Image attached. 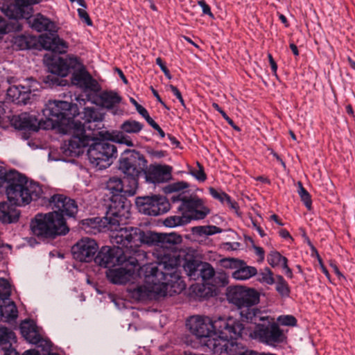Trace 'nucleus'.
Segmentation results:
<instances>
[{"label":"nucleus","instance_id":"f257e3e1","mask_svg":"<svg viewBox=\"0 0 355 355\" xmlns=\"http://www.w3.org/2000/svg\"><path fill=\"white\" fill-rule=\"evenodd\" d=\"M227 299L237 307L243 321L255 324L254 336L261 343L275 345L284 341L286 336L279 324L257 307L260 301V294L257 291L244 286H234L229 290Z\"/></svg>","mask_w":355,"mask_h":355},{"label":"nucleus","instance_id":"f03ea898","mask_svg":"<svg viewBox=\"0 0 355 355\" xmlns=\"http://www.w3.org/2000/svg\"><path fill=\"white\" fill-rule=\"evenodd\" d=\"M42 193L31 201L41 200L42 205L51 207L53 211L37 214L31 223L33 235L42 239H55L66 235L69 228L64 215L71 217L78 211L76 201L62 194H53L50 189L40 185Z\"/></svg>","mask_w":355,"mask_h":355},{"label":"nucleus","instance_id":"7ed1b4c3","mask_svg":"<svg viewBox=\"0 0 355 355\" xmlns=\"http://www.w3.org/2000/svg\"><path fill=\"white\" fill-rule=\"evenodd\" d=\"M42 112L44 119H42V128L70 135L69 155L80 156L83 146L87 144L90 137L85 135L83 125L75 120V117L80 114L78 105L65 101H49Z\"/></svg>","mask_w":355,"mask_h":355},{"label":"nucleus","instance_id":"20e7f679","mask_svg":"<svg viewBox=\"0 0 355 355\" xmlns=\"http://www.w3.org/2000/svg\"><path fill=\"white\" fill-rule=\"evenodd\" d=\"M177 260L164 257L157 266H148L145 268L144 285L130 289V296L136 300L143 301L151 298L153 294L159 296L180 293L186 288L181 275L174 272Z\"/></svg>","mask_w":355,"mask_h":355},{"label":"nucleus","instance_id":"39448f33","mask_svg":"<svg viewBox=\"0 0 355 355\" xmlns=\"http://www.w3.org/2000/svg\"><path fill=\"white\" fill-rule=\"evenodd\" d=\"M5 187L8 198L16 204L30 203L42 193L40 184L15 170H7L0 166V187Z\"/></svg>","mask_w":355,"mask_h":355},{"label":"nucleus","instance_id":"423d86ee","mask_svg":"<svg viewBox=\"0 0 355 355\" xmlns=\"http://www.w3.org/2000/svg\"><path fill=\"white\" fill-rule=\"evenodd\" d=\"M116 200H112V204H109L105 216L103 218H87L83 220V225L86 227H90L92 230H87L96 234L101 232L103 228H107L113 232L112 236H114L119 231V226L125 224L126 220L129 218L128 208L129 204L127 201H121L124 198L120 196L114 197ZM113 243L112 237H111Z\"/></svg>","mask_w":355,"mask_h":355},{"label":"nucleus","instance_id":"0eeeda50","mask_svg":"<svg viewBox=\"0 0 355 355\" xmlns=\"http://www.w3.org/2000/svg\"><path fill=\"white\" fill-rule=\"evenodd\" d=\"M160 233L153 232H144L140 228L131 226L119 227V231L112 236L113 243L128 247L130 253L136 257L135 252L141 251L143 252L144 259L146 257L144 250H141V244L148 245H157L159 244Z\"/></svg>","mask_w":355,"mask_h":355},{"label":"nucleus","instance_id":"6e6552de","mask_svg":"<svg viewBox=\"0 0 355 355\" xmlns=\"http://www.w3.org/2000/svg\"><path fill=\"white\" fill-rule=\"evenodd\" d=\"M60 64L56 68L64 76L72 73L71 83L81 88L94 91L98 87L97 81L87 71L85 66L80 59L74 55H67L65 60H60Z\"/></svg>","mask_w":355,"mask_h":355},{"label":"nucleus","instance_id":"1a4fd4ad","mask_svg":"<svg viewBox=\"0 0 355 355\" xmlns=\"http://www.w3.org/2000/svg\"><path fill=\"white\" fill-rule=\"evenodd\" d=\"M119 162V169L125 176V182H128L130 191H134L138 187L139 175L146 172L147 160L139 151L127 149L121 154Z\"/></svg>","mask_w":355,"mask_h":355},{"label":"nucleus","instance_id":"9d476101","mask_svg":"<svg viewBox=\"0 0 355 355\" xmlns=\"http://www.w3.org/2000/svg\"><path fill=\"white\" fill-rule=\"evenodd\" d=\"M113 142L111 134L108 140L96 139L93 137V140L87 146V155L90 162L101 170L110 166L117 157V148Z\"/></svg>","mask_w":355,"mask_h":355},{"label":"nucleus","instance_id":"9b49d317","mask_svg":"<svg viewBox=\"0 0 355 355\" xmlns=\"http://www.w3.org/2000/svg\"><path fill=\"white\" fill-rule=\"evenodd\" d=\"M136 257L132 254L126 257L125 260L119 266L113 269H108L106 276L110 282L114 284H125L133 278L136 270L139 267V261L144 260V254L141 251L135 252Z\"/></svg>","mask_w":355,"mask_h":355},{"label":"nucleus","instance_id":"f8f14e48","mask_svg":"<svg viewBox=\"0 0 355 355\" xmlns=\"http://www.w3.org/2000/svg\"><path fill=\"white\" fill-rule=\"evenodd\" d=\"M171 201L175 203L181 202L178 207V211L189 217V223L192 220H200L205 218L209 212L208 208L204 205L202 200L197 196L187 197L183 193L173 195Z\"/></svg>","mask_w":355,"mask_h":355},{"label":"nucleus","instance_id":"ddd939ff","mask_svg":"<svg viewBox=\"0 0 355 355\" xmlns=\"http://www.w3.org/2000/svg\"><path fill=\"white\" fill-rule=\"evenodd\" d=\"M187 326L192 334L196 336L202 346L209 352L213 342L216 340L215 331L212 328V322H207L201 316H192L187 321Z\"/></svg>","mask_w":355,"mask_h":355},{"label":"nucleus","instance_id":"4468645a","mask_svg":"<svg viewBox=\"0 0 355 355\" xmlns=\"http://www.w3.org/2000/svg\"><path fill=\"white\" fill-rule=\"evenodd\" d=\"M212 328L217 338L229 340L241 337L244 325L233 317H220L212 321Z\"/></svg>","mask_w":355,"mask_h":355},{"label":"nucleus","instance_id":"2eb2a0df","mask_svg":"<svg viewBox=\"0 0 355 355\" xmlns=\"http://www.w3.org/2000/svg\"><path fill=\"white\" fill-rule=\"evenodd\" d=\"M40 83L33 78H28L18 85L10 86L7 89V99L17 105H26L31 99L32 92L37 91Z\"/></svg>","mask_w":355,"mask_h":355},{"label":"nucleus","instance_id":"dca6fc26","mask_svg":"<svg viewBox=\"0 0 355 355\" xmlns=\"http://www.w3.org/2000/svg\"><path fill=\"white\" fill-rule=\"evenodd\" d=\"M130 252L128 247L111 248L103 246L101 248L94 258V262L102 267L108 268L121 263L125 260L126 257L130 256Z\"/></svg>","mask_w":355,"mask_h":355},{"label":"nucleus","instance_id":"f3484780","mask_svg":"<svg viewBox=\"0 0 355 355\" xmlns=\"http://www.w3.org/2000/svg\"><path fill=\"white\" fill-rule=\"evenodd\" d=\"M136 205L139 212L149 216H158L170 209V203L165 196H152L138 197Z\"/></svg>","mask_w":355,"mask_h":355},{"label":"nucleus","instance_id":"a211bd4d","mask_svg":"<svg viewBox=\"0 0 355 355\" xmlns=\"http://www.w3.org/2000/svg\"><path fill=\"white\" fill-rule=\"evenodd\" d=\"M42 0H4L2 12L10 19H29L33 12V6Z\"/></svg>","mask_w":355,"mask_h":355},{"label":"nucleus","instance_id":"6ab92c4d","mask_svg":"<svg viewBox=\"0 0 355 355\" xmlns=\"http://www.w3.org/2000/svg\"><path fill=\"white\" fill-rule=\"evenodd\" d=\"M220 265L225 269L234 270L232 277L236 280H247L257 274L255 267L248 266L244 261L236 258H223L220 259Z\"/></svg>","mask_w":355,"mask_h":355},{"label":"nucleus","instance_id":"aec40b11","mask_svg":"<svg viewBox=\"0 0 355 355\" xmlns=\"http://www.w3.org/2000/svg\"><path fill=\"white\" fill-rule=\"evenodd\" d=\"M144 125L132 118L125 120L120 125V130L113 132L111 134V139L121 144H125L127 146H135L132 139L127 135H137L144 128Z\"/></svg>","mask_w":355,"mask_h":355},{"label":"nucleus","instance_id":"412c9836","mask_svg":"<svg viewBox=\"0 0 355 355\" xmlns=\"http://www.w3.org/2000/svg\"><path fill=\"white\" fill-rule=\"evenodd\" d=\"M184 270L191 279L205 282L211 279L215 275L212 266L207 262H202L195 259L186 260L184 263Z\"/></svg>","mask_w":355,"mask_h":355},{"label":"nucleus","instance_id":"4be33fe9","mask_svg":"<svg viewBox=\"0 0 355 355\" xmlns=\"http://www.w3.org/2000/svg\"><path fill=\"white\" fill-rule=\"evenodd\" d=\"M98 249L94 239L85 237L78 241L71 248L73 257L80 262L94 261L95 254Z\"/></svg>","mask_w":355,"mask_h":355},{"label":"nucleus","instance_id":"5701e85b","mask_svg":"<svg viewBox=\"0 0 355 355\" xmlns=\"http://www.w3.org/2000/svg\"><path fill=\"white\" fill-rule=\"evenodd\" d=\"M107 189L110 191L111 196L110 197V203H112V200H116L114 198L115 196H120L124 200L121 201H127L129 204L128 208V213L129 214V218L130 217V202L127 199V196H132L136 193L137 188H135L134 191H130L129 184L128 182H125V176L122 179L118 177H112L107 182Z\"/></svg>","mask_w":355,"mask_h":355},{"label":"nucleus","instance_id":"b1692460","mask_svg":"<svg viewBox=\"0 0 355 355\" xmlns=\"http://www.w3.org/2000/svg\"><path fill=\"white\" fill-rule=\"evenodd\" d=\"M234 339L216 338L213 342V345L209 352L216 355H247L248 352H254L253 350L244 349L243 346L234 340Z\"/></svg>","mask_w":355,"mask_h":355},{"label":"nucleus","instance_id":"393cba45","mask_svg":"<svg viewBox=\"0 0 355 355\" xmlns=\"http://www.w3.org/2000/svg\"><path fill=\"white\" fill-rule=\"evenodd\" d=\"M160 236L161 237L158 247L163 249V253H160L159 254V260L158 263L162 262L165 257L175 259L177 260V263L175 266H174V272L180 275V272L178 269L179 259L176 257L175 255H172L171 253L173 252V250L175 248V245L182 242V236L175 233L161 234Z\"/></svg>","mask_w":355,"mask_h":355},{"label":"nucleus","instance_id":"a878e982","mask_svg":"<svg viewBox=\"0 0 355 355\" xmlns=\"http://www.w3.org/2000/svg\"><path fill=\"white\" fill-rule=\"evenodd\" d=\"M82 114H83V116H80V118L83 119V122L77 119L79 115H77L75 117V120L78 121L83 125L85 135H89L90 138L87 144L83 146L80 155L84 153V148L87 147L90 141L93 140V130L97 128V125H92V123L95 122H101L103 120V115L94 107H85Z\"/></svg>","mask_w":355,"mask_h":355},{"label":"nucleus","instance_id":"bb28decb","mask_svg":"<svg viewBox=\"0 0 355 355\" xmlns=\"http://www.w3.org/2000/svg\"><path fill=\"white\" fill-rule=\"evenodd\" d=\"M10 123L15 129L24 130L25 133L35 132L42 128V119L38 121L35 116L26 112L12 116Z\"/></svg>","mask_w":355,"mask_h":355},{"label":"nucleus","instance_id":"cd10ccee","mask_svg":"<svg viewBox=\"0 0 355 355\" xmlns=\"http://www.w3.org/2000/svg\"><path fill=\"white\" fill-rule=\"evenodd\" d=\"M46 58L49 60V64L51 73L44 77V83L51 87L67 85L68 82L64 78L67 76H64L60 73V71H58V70H55L60 64V60H65V58H62L55 55H53L50 58H48L47 55H46Z\"/></svg>","mask_w":355,"mask_h":355},{"label":"nucleus","instance_id":"c85d7f7f","mask_svg":"<svg viewBox=\"0 0 355 355\" xmlns=\"http://www.w3.org/2000/svg\"><path fill=\"white\" fill-rule=\"evenodd\" d=\"M172 167L168 165H150L146 171L147 181L152 183L166 182L171 178Z\"/></svg>","mask_w":355,"mask_h":355},{"label":"nucleus","instance_id":"c756f323","mask_svg":"<svg viewBox=\"0 0 355 355\" xmlns=\"http://www.w3.org/2000/svg\"><path fill=\"white\" fill-rule=\"evenodd\" d=\"M99 100L101 106L111 111L114 115L121 114L122 113V110L118 106L121 102L122 98L116 92L113 90L103 91L99 95Z\"/></svg>","mask_w":355,"mask_h":355},{"label":"nucleus","instance_id":"7c9ffc66","mask_svg":"<svg viewBox=\"0 0 355 355\" xmlns=\"http://www.w3.org/2000/svg\"><path fill=\"white\" fill-rule=\"evenodd\" d=\"M2 202L0 203V220L3 223H12L18 220L20 216V211L17 206H23L29 203L16 204L13 201Z\"/></svg>","mask_w":355,"mask_h":355},{"label":"nucleus","instance_id":"2f4dec72","mask_svg":"<svg viewBox=\"0 0 355 355\" xmlns=\"http://www.w3.org/2000/svg\"><path fill=\"white\" fill-rule=\"evenodd\" d=\"M40 42L42 46L55 53H62L65 52L67 48L66 42L60 38L57 35L51 33V35H42L40 38Z\"/></svg>","mask_w":355,"mask_h":355},{"label":"nucleus","instance_id":"473e14b6","mask_svg":"<svg viewBox=\"0 0 355 355\" xmlns=\"http://www.w3.org/2000/svg\"><path fill=\"white\" fill-rule=\"evenodd\" d=\"M0 316L3 322L15 321L18 317V310L15 303L10 299L0 300Z\"/></svg>","mask_w":355,"mask_h":355},{"label":"nucleus","instance_id":"72a5a7b5","mask_svg":"<svg viewBox=\"0 0 355 355\" xmlns=\"http://www.w3.org/2000/svg\"><path fill=\"white\" fill-rule=\"evenodd\" d=\"M31 27L38 32H56V26L52 21L42 15H37L31 22Z\"/></svg>","mask_w":355,"mask_h":355},{"label":"nucleus","instance_id":"f704fd0d","mask_svg":"<svg viewBox=\"0 0 355 355\" xmlns=\"http://www.w3.org/2000/svg\"><path fill=\"white\" fill-rule=\"evenodd\" d=\"M17 343L15 334L10 329L0 325V345L2 349L5 347H12V343Z\"/></svg>","mask_w":355,"mask_h":355},{"label":"nucleus","instance_id":"c9c22d12","mask_svg":"<svg viewBox=\"0 0 355 355\" xmlns=\"http://www.w3.org/2000/svg\"><path fill=\"white\" fill-rule=\"evenodd\" d=\"M19 329L22 336L30 343L34 336L40 334L36 324L28 320H25L21 323Z\"/></svg>","mask_w":355,"mask_h":355},{"label":"nucleus","instance_id":"e433bc0d","mask_svg":"<svg viewBox=\"0 0 355 355\" xmlns=\"http://www.w3.org/2000/svg\"><path fill=\"white\" fill-rule=\"evenodd\" d=\"M275 282L277 292L283 297H289L291 289L284 278L282 275H277L275 277Z\"/></svg>","mask_w":355,"mask_h":355},{"label":"nucleus","instance_id":"4c0bfd02","mask_svg":"<svg viewBox=\"0 0 355 355\" xmlns=\"http://www.w3.org/2000/svg\"><path fill=\"white\" fill-rule=\"evenodd\" d=\"M181 214V216H172L166 218L164 223V225L166 227H173L189 223L190 218L186 216L183 212Z\"/></svg>","mask_w":355,"mask_h":355},{"label":"nucleus","instance_id":"58836bf2","mask_svg":"<svg viewBox=\"0 0 355 355\" xmlns=\"http://www.w3.org/2000/svg\"><path fill=\"white\" fill-rule=\"evenodd\" d=\"M31 343L37 345L44 352L48 354H50L49 352L51 350L52 343L49 340L43 338L40 334L34 336L31 340Z\"/></svg>","mask_w":355,"mask_h":355},{"label":"nucleus","instance_id":"ea45409f","mask_svg":"<svg viewBox=\"0 0 355 355\" xmlns=\"http://www.w3.org/2000/svg\"><path fill=\"white\" fill-rule=\"evenodd\" d=\"M297 193L301 198V200L303 202L304 205H305L308 210H311L312 200L310 193L303 187V184L301 182H297Z\"/></svg>","mask_w":355,"mask_h":355},{"label":"nucleus","instance_id":"a19ab883","mask_svg":"<svg viewBox=\"0 0 355 355\" xmlns=\"http://www.w3.org/2000/svg\"><path fill=\"white\" fill-rule=\"evenodd\" d=\"M258 275V280L268 285H272L275 283V278L272 271L268 267L265 268L263 271Z\"/></svg>","mask_w":355,"mask_h":355},{"label":"nucleus","instance_id":"79ce46f5","mask_svg":"<svg viewBox=\"0 0 355 355\" xmlns=\"http://www.w3.org/2000/svg\"><path fill=\"white\" fill-rule=\"evenodd\" d=\"M11 285L5 278H0V300H9L11 295Z\"/></svg>","mask_w":355,"mask_h":355},{"label":"nucleus","instance_id":"37998d69","mask_svg":"<svg viewBox=\"0 0 355 355\" xmlns=\"http://www.w3.org/2000/svg\"><path fill=\"white\" fill-rule=\"evenodd\" d=\"M284 257H285L282 256L279 252L273 250L268 254L267 261L272 268H275L280 266Z\"/></svg>","mask_w":355,"mask_h":355},{"label":"nucleus","instance_id":"c03bdc74","mask_svg":"<svg viewBox=\"0 0 355 355\" xmlns=\"http://www.w3.org/2000/svg\"><path fill=\"white\" fill-rule=\"evenodd\" d=\"M196 229L198 230V233L200 234L205 235H213L215 234L221 233L223 231L221 228L215 225L199 226L197 227Z\"/></svg>","mask_w":355,"mask_h":355},{"label":"nucleus","instance_id":"a18cd8bd","mask_svg":"<svg viewBox=\"0 0 355 355\" xmlns=\"http://www.w3.org/2000/svg\"><path fill=\"white\" fill-rule=\"evenodd\" d=\"M277 321L284 326L295 327L297 325V319L291 315H280L277 318Z\"/></svg>","mask_w":355,"mask_h":355},{"label":"nucleus","instance_id":"49530a36","mask_svg":"<svg viewBox=\"0 0 355 355\" xmlns=\"http://www.w3.org/2000/svg\"><path fill=\"white\" fill-rule=\"evenodd\" d=\"M197 166L198 167V169H194V170L191 171V174L193 177H195V178L197 180H198L199 182H203L207 180V175L205 173L204 167L199 162H197Z\"/></svg>","mask_w":355,"mask_h":355},{"label":"nucleus","instance_id":"de8ad7c7","mask_svg":"<svg viewBox=\"0 0 355 355\" xmlns=\"http://www.w3.org/2000/svg\"><path fill=\"white\" fill-rule=\"evenodd\" d=\"M209 194L216 200L224 204L228 194L222 191H218L213 187L209 188Z\"/></svg>","mask_w":355,"mask_h":355},{"label":"nucleus","instance_id":"09e8293b","mask_svg":"<svg viewBox=\"0 0 355 355\" xmlns=\"http://www.w3.org/2000/svg\"><path fill=\"white\" fill-rule=\"evenodd\" d=\"M189 187V184L184 181H179L177 182H174L167 187V189L169 192H178L182 191L185 189H187Z\"/></svg>","mask_w":355,"mask_h":355},{"label":"nucleus","instance_id":"8fccbe9b","mask_svg":"<svg viewBox=\"0 0 355 355\" xmlns=\"http://www.w3.org/2000/svg\"><path fill=\"white\" fill-rule=\"evenodd\" d=\"M77 12H78L79 18L83 22H85L87 26H92L93 22H92V19H90L89 14L85 9L78 8L77 10Z\"/></svg>","mask_w":355,"mask_h":355},{"label":"nucleus","instance_id":"3c124183","mask_svg":"<svg viewBox=\"0 0 355 355\" xmlns=\"http://www.w3.org/2000/svg\"><path fill=\"white\" fill-rule=\"evenodd\" d=\"M198 4L202 8V13L204 15H207L211 18L214 17L213 13L211 11L210 6L206 3L205 0L198 1Z\"/></svg>","mask_w":355,"mask_h":355},{"label":"nucleus","instance_id":"603ef678","mask_svg":"<svg viewBox=\"0 0 355 355\" xmlns=\"http://www.w3.org/2000/svg\"><path fill=\"white\" fill-rule=\"evenodd\" d=\"M225 203L232 210H234L236 214L239 213V204L235 201L232 200L231 197L228 195L226 198Z\"/></svg>","mask_w":355,"mask_h":355},{"label":"nucleus","instance_id":"864d4df0","mask_svg":"<svg viewBox=\"0 0 355 355\" xmlns=\"http://www.w3.org/2000/svg\"><path fill=\"white\" fill-rule=\"evenodd\" d=\"M10 31L7 21L0 17V36Z\"/></svg>","mask_w":355,"mask_h":355},{"label":"nucleus","instance_id":"5fc2aeb1","mask_svg":"<svg viewBox=\"0 0 355 355\" xmlns=\"http://www.w3.org/2000/svg\"><path fill=\"white\" fill-rule=\"evenodd\" d=\"M312 249H313V250H314V251L316 252V254H317L318 260V261H319V263H320V268H321V270H322V273H323V274H324V275H325L328 279H329V277H330V274H329V272L328 270L327 269V268H326V267L324 266V264L322 263V260L321 257H320V255L318 254V252H317L316 249H315L313 246H312Z\"/></svg>","mask_w":355,"mask_h":355},{"label":"nucleus","instance_id":"6e6d98bb","mask_svg":"<svg viewBox=\"0 0 355 355\" xmlns=\"http://www.w3.org/2000/svg\"><path fill=\"white\" fill-rule=\"evenodd\" d=\"M223 118L227 121V123L235 130L239 132L241 131V128L235 124L234 121L227 116V114L223 112L222 114Z\"/></svg>","mask_w":355,"mask_h":355},{"label":"nucleus","instance_id":"4d7b16f0","mask_svg":"<svg viewBox=\"0 0 355 355\" xmlns=\"http://www.w3.org/2000/svg\"><path fill=\"white\" fill-rule=\"evenodd\" d=\"M148 153L150 156L156 158L164 157L166 155V152L164 150H155L153 149L148 150Z\"/></svg>","mask_w":355,"mask_h":355},{"label":"nucleus","instance_id":"13d9d810","mask_svg":"<svg viewBox=\"0 0 355 355\" xmlns=\"http://www.w3.org/2000/svg\"><path fill=\"white\" fill-rule=\"evenodd\" d=\"M268 61L271 67V70L275 75H277V64L270 53L268 54Z\"/></svg>","mask_w":355,"mask_h":355},{"label":"nucleus","instance_id":"bf43d9fd","mask_svg":"<svg viewBox=\"0 0 355 355\" xmlns=\"http://www.w3.org/2000/svg\"><path fill=\"white\" fill-rule=\"evenodd\" d=\"M168 87L171 92L173 94V95L175 96L178 99L180 98L182 96L180 91L175 86L173 85H169Z\"/></svg>","mask_w":355,"mask_h":355},{"label":"nucleus","instance_id":"052dcab7","mask_svg":"<svg viewBox=\"0 0 355 355\" xmlns=\"http://www.w3.org/2000/svg\"><path fill=\"white\" fill-rule=\"evenodd\" d=\"M255 254L259 257L260 261L264 259V250L261 247L254 246Z\"/></svg>","mask_w":355,"mask_h":355},{"label":"nucleus","instance_id":"680f3d73","mask_svg":"<svg viewBox=\"0 0 355 355\" xmlns=\"http://www.w3.org/2000/svg\"><path fill=\"white\" fill-rule=\"evenodd\" d=\"M137 111L144 119L146 117H147V116L149 115L147 110L145 107H144L142 105L137 106Z\"/></svg>","mask_w":355,"mask_h":355},{"label":"nucleus","instance_id":"e2e57ef3","mask_svg":"<svg viewBox=\"0 0 355 355\" xmlns=\"http://www.w3.org/2000/svg\"><path fill=\"white\" fill-rule=\"evenodd\" d=\"M167 137L170 140L172 145L175 146V147H178L180 145L179 141L172 135L168 134Z\"/></svg>","mask_w":355,"mask_h":355},{"label":"nucleus","instance_id":"0e129e2a","mask_svg":"<svg viewBox=\"0 0 355 355\" xmlns=\"http://www.w3.org/2000/svg\"><path fill=\"white\" fill-rule=\"evenodd\" d=\"M152 92L154 95V96L156 98L157 101L158 102H159L163 106H164L165 107H167L165 103L162 100L160 96L159 95L158 92L157 90H155V89L152 88Z\"/></svg>","mask_w":355,"mask_h":355},{"label":"nucleus","instance_id":"69168bd1","mask_svg":"<svg viewBox=\"0 0 355 355\" xmlns=\"http://www.w3.org/2000/svg\"><path fill=\"white\" fill-rule=\"evenodd\" d=\"M146 122L153 128L155 129L156 127H158V124L150 116V115L147 116L145 118Z\"/></svg>","mask_w":355,"mask_h":355},{"label":"nucleus","instance_id":"338daca9","mask_svg":"<svg viewBox=\"0 0 355 355\" xmlns=\"http://www.w3.org/2000/svg\"><path fill=\"white\" fill-rule=\"evenodd\" d=\"M155 62L160 67L162 71L167 68L162 59L159 57L156 58Z\"/></svg>","mask_w":355,"mask_h":355},{"label":"nucleus","instance_id":"774afa93","mask_svg":"<svg viewBox=\"0 0 355 355\" xmlns=\"http://www.w3.org/2000/svg\"><path fill=\"white\" fill-rule=\"evenodd\" d=\"M279 235L281 237L284 239L291 238L290 233L286 229H282L279 231Z\"/></svg>","mask_w":355,"mask_h":355}]
</instances>
